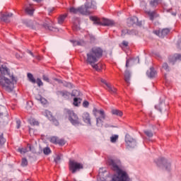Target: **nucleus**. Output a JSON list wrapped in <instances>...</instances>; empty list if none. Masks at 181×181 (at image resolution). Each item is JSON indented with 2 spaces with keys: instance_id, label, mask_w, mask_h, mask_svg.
<instances>
[{
  "instance_id": "1",
  "label": "nucleus",
  "mask_w": 181,
  "mask_h": 181,
  "mask_svg": "<svg viewBox=\"0 0 181 181\" xmlns=\"http://www.w3.org/2000/svg\"><path fill=\"white\" fill-rule=\"evenodd\" d=\"M86 63L90 64L96 71H101L104 69V65L101 63H97L103 56V49L98 47H92L86 54Z\"/></svg>"
},
{
  "instance_id": "2",
  "label": "nucleus",
  "mask_w": 181,
  "mask_h": 181,
  "mask_svg": "<svg viewBox=\"0 0 181 181\" xmlns=\"http://www.w3.org/2000/svg\"><path fill=\"white\" fill-rule=\"evenodd\" d=\"M16 81V78L13 75H9L8 76H0V86L7 93H12L13 91Z\"/></svg>"
},
{
  "instance_id": "3",
  "label": "nucleus",
  "mask_w": 181,
  "mask_h": 181,
  "mask_svg": "<svg viewBox=\"0 0 181 181\" xmlns=\"http://www.w3.org/2000/svg\"><path fill=\"white\" fill-rule=\"evenodd\" d=\"M89 9H97L96 3L94 0H87L85 6L78 7V13L81 15H90Z\"/></svg>"
},
{
  "instance_id": "4",
  "label": "nucleus",
  "mask_w": 181,
  "mask_h": 181,
  "mask_svg": "<svg viewBox=\"0 0 181 181\" xmlns=\"http://www.w3.org/2000/svg\"><path fill=\"white\" fill-rule=\"evenodd\" d=\"M93 115L96 117V125L98 127H103L104 119L107 118V115H105V112H104L103 110L94 109Z\"/></svg>"
},
{
  "instance_id": "5",
  "label": "nucleus",
  "mask_w": 181,
  "mask_h": 181,
  "mask_svg": "<svg viewBox=\"0 0 181 181\" xmlns=\"http://www.w3.org/2000/svg\"><path fill=\"white\" fill-rule=\"evenodd\" d=\"M90 19L93 22L94 25H99L102 26H112V25H114V21L106 18H103L102 22L100 21V18L95 16H90Z\"/></svg>"
},
{
  "instance_id": "6",
  "label": "nucleus",
  "mask_w": 181,
  "mask_h": 181,
  "mask_svg": "<svg viewBox=\"0 0 181 181\" xmlns=\"http://www.w3.org/2000/svg\"><path fill=\"white\" fill-rule=\"evenodd\" d=\"M83 165L81 163H78L74 160H69V170L72 173H76L77 171L83 169Z\"/></svg>"
},
{
  "instance_id": "7",
  "label": "nucleus",
  "mask_w": 181,
  "mask_h": 181,
  "mask_svg": "<svg viewBox=\"0 0 181 181\" xmlns=\"http://www.w3.org/2000/svg\"><path fill=\"white\" fill-rule=\"evenodd\" d=\"M67 114L69 120L70 121L71 124H72V125H80V119H78V116L74 113V111L68 110Z\"/></svg>"
},
{
  "instance_id": "8",
  "label": "nucleus",
  "mask_w": 181,
  "mask_h": 181,
  "mask_svg": "<svg viewBox=\"0 0 181 181\" xmlns=\"http://www.w3.org/2000/svg\"><path fill=\"white\" fill-rule=\"evenodd\" d=\"M125 142L127 149H131V148H135V140L129 136V134H126Z\"/></svg>"
},
{
  "instance_id": "9",
  "label": "nucleus",
  "mask_w": 181,
  "mask_h": 181,
  "mask_svg": "<svg viewBox=\"0 0 181 181\" xmlns=\"http://www.w3.org/2000/svg\"><path fill=\"white\" fill-rule=\"evenodd\" d=\"M43 115H45V117H47V118H48V119H49V121H52L54 124V125H59V121H57V119H54V117H53V115H52V112H50V111L49 110H45L44 112H42Z\"/></svg>"
},
{
  "instance_id": "10",
  "label": "nucleus",
  "mask_w": 181,
  "mask_h": 181,
  "mask_svg": "<svg viewBox=\"0 0 181 181\" xmlns=\"http://www.w3.org/2000/svg\"><path fill=\"white\" fill-rule=\"evenodd\" d=\"M101 83H103L106 86V90L109 91L111 94H115L117 93V88H114V86H111V84L107 83L105 79H100Z\"/></svg>"
},
{
  "instance_id": "11",
  "label": "nucleus",
  "mask_w": 181,
  "mask_h": 181,
  "mask_svg": "<svg viewBox=\"0 0 181 181\" xmlns=\"http://www.w3.org/2000/svg\"><path fill=\"white\" fill-rule=\"evenodd\" d=\"M170 28H166L161 30V31H153V33L158 35L159 37L163 38L170 33Z\"/></svg>"
},
{
  "instance_id": "12",
  "label": "nucleus",
  "mask_w": 181,
  "mask_h": 181,
  "mask_svg": "<svg viewBox=\"0 0 181 181\" xmlns=\"http://www.w3.org/2000/svg\"><path fill=\"white\" fill-rule=\"evenodd\" d=\"M157 165L158 166H163L166 170H169L170 169V163L165 158H161L158 161Z\"/></svg>"
},
{
  "instance_id": "13",
  "label": "nucleus",
  "mask_w": 181,
  "mask_h": 181,
  "mask_svg": "<svg viewBox=\"0 0 181 181\" xmlns=\"http://www.w3.org/2000/svg\"><path fill=\"white\" fill-rule=\"evenodd\" d=\"M0 73L1 76H11L10 74L9 68H8V66H6V64H3L0 66Z\"/></svg>"
},
{
  "instance_id": "14",
  "label": "nucleus",
  "mask_w": 181,
  "mask_h": 181,
  "mask_svg": "<svg viewBox=\"0 0 181 181\" xmlns=\"http://www.w3.org/2000/svg\"><path fill=\"white\" fill-rule=\"evenodd\" d=\"M83 121L88 125H91V117L90 114L87 112H85L82 115Z\"/></svg>"
},
{
  "instance_id": "15",
  "label": "nucleus",
  "mask_w": 181,
  "mask_h": 181,
  "mask_svg": "<svg viewBox=\"0 0 181 181\" xmlns=\"http://www.w3.org/2000/svg\"><path fill=\"white\" fill-rule=\"evenodd\" d=\"M13 16V14L12 13H6L4 14H1L0 18L1 21H3V22H6L8 23L9 22V19Z\"/></svg>"
},
{
  "instance_id": "16",
  "label": "nucleus",
  "mask_w": 181,
  "mask_h": 181,
  "mask_svg": "<svg viewBox=\"0 0 181 181\" xmlns=\"http://www.w3.org/2000/svg\"><path fill=\"white\" fill-rule=\"evenodd\" d=\"M107 170L104 168H101L99 169V175L98 177V181H106L105 178H104L103 176H104V173H105Z\"/></svg>"
},
{
  "instance_id": "17",
  "label": "nucleus",
  "mask_w": 181,
  "mask_h": 181,
  "mask_svg": "<svg viewBox=\"0 0 181 181\" xmlns=\"http://www.w3.org/2000/svg\"><path fill=\"white\" fill-rule=\"evenodd\" d=\"M181 61V54H175L173 57L169 58V62L174 64L176 61Z\"/></svg>"
},
{
  "instance_id": "18",
  "label": "nucleus",
  "mask_w": 181,
  "mask_h": 181,
  "mask_svg": "<svg viewBox=\"0 0 181 181\" xmlns=\"http://www.w3.org/2000/svg\"><path fill=\"white\" fill-rule=\"evenodd\" d=\"M57 95L59 97H63L64 98H69V97L70 96V93L66 90H58L57 92Z\"/></svg>"
},
{
  "instance_id": "19",
  "label": "nucleus",
  "mask_w": 181,
  "mask_h": 181,
  "mask_svg": "<svg viewBox=\"0 0 181 181\" xmlns=\"http://www.w3.org/2000/svg\"><path fill=\"white\" fill-rule=\"evenodd\" d=\"M156 109L158 110L160 112H165L167 110L166 106L165 105V103H160L159 105H156Z\"/></svg>"
},
{
  "instance_id": "20",
  "label": "nucleus",
  "mask_w": 181,
  "mask_h": 181,
  "mask_svg": "<svg viewBox=\"0 0 181 181\" xmlns=\"http://www.w3.org/2000/svg\"><path fill=\"white\" fill-rule=\"evenodd\" d=\"M25 12L28 13V15H33V12H35V8H33V6L30 4L25 6Z\"/></svg>"
},
{
  "instance_id": "21",
  "label": "nucleus",
  "mask_w": 181,
  "mask_h": 181,
  "mask_svg": "<svg viewBox=\"0 0 181 181\" xmlns=\"http://www.w3.org/2000/svg\"><path fill=\"white\" fill-rule=\"evenodd\" d=\"M146 74L148 78H155L156 76V71L153 68H150L149 71H147Z\"/></svg>"
},
{
  "instance_id": "22",
  "label": "nucleus",
  "mask_w": 181,
  "mask_h": 181,
  "mask_svg": "<svg viewBox=\"0 0 181 181\" xmlns=\"http://www.w3.org/2000/svg\"><path fill=\"white\" fill-rule=\"evenodd\" d=\"M129 80H131V71L126 70L124 71V81L129 84Z\"/></svg>"
},
{
  "instance_id": "23",
  "label": "nucleus",
  "mask_w": 181,
  "mask_h": 181,
  "mask_svg": "<svg viewBox=\"0 0 181 181\" xmlns=\"http://www.w3.org/2000/svg\"><path fill=\"white\" fill-rule=\"evenodd\" d=\"M129 44V43L127 41L124 40L121 44H119V47H121L122 50H128V49L129 48V47L128 46Z\"/></svg>"
},
{
  "instance_id": "24",
  "label": "nucleus",
  "mask_w": 181,
  "mask_h": 181,
  "mask_svg": "<svg viewBox=\"0 0 181 181\" xmlns=\"http://www.w3.org/2000/svg\"><path fill=\"white\" fill-rule=\"evenodd\" d=\"M28 122L30 124L33 125V127H39V121L36 120L35 118H30L28 119Z\"/></svg>"
},
{
  "instance_id": "25",
  "label": "nucleus",
  "mask_w": 181,
  "mask_h": 181,
  "mask_svg": "<svg viewBox=\"0 0 181 181\" xmlns=\"http://www.w3.org/2000/svg\"><path fill=\"white\" fill-rule=\"evenodd\" d=\"M111 113L112 115H117V117H122L123 115L122 111L117 109H112Z\"/></svg>"
},
{
  "instance_id": "26",
  "label": "nucleus",
  "mask_w": 181,
  "mask_h": 181,
  "mask_svg": "<svg viewBox=\"0 0 181 181\" xmlns=\"http://www.w3.org/2000/svg\"><path fill=\"white\" fill-rule=\"evenodd\" d=\"M28 147L29 148V150H28L26 148H18V152H20V153H26V152L32 151V146H30V144H28Z\"/></svg>"
},
{
  "instance_id": "27",
  "label": "nucleus",
  "mask_w": 181,
  "mask_h": 181,
  "mask_svg": "<svg viewBox=\"0 0 181 181\" xmlns=\"http://www.w3.org/2000/svg\"><path fill=\"white\" fill-rule=\"evenodd\" d=\"M66 18H67V14L61 15V16L58 18V23H59V25H62V23L64 22V20L66 19Z\"/></svg>"
},
{
  "instance_id": "28",
  "label": "nucleus",
  "mask_w": 181,
  "mask_h": 181,
  "mask_svg": "<svg viewBox=\"0 0 181 181\" xmlns=\"http://www.w3.org/2000/svg\"><path fill=\"white\" fill-rule=\"evenodd\" d=\"M72 97H75V98H78L81 95V92L78 90H74L71 93Z\"/></svg>"
},
{
  "instance_id": "29",
  "label": "nucleus",
  "mask_w": 181,
  "mask_h": 181,
  "mask_svg": "<svg viewBox=\"0 0 181 181\" xmlns=\"http://www.w3.org/2000/svg\"><path fill=\"white\" fill-rule=\"evenodd\" d=\"M27 77L29 81H30V83H33V84H35L36 83V79H35V77H33V75L32 74L28 73Z\"/></svg>"
},
{
  "instance_id": "30",
  "label": "nucleus",
  "mask_w": 181,
  "mask_h": 181,
  "mask_svg": "<svg viewBox=\"0 0 181 181\" xmlns=\"http://www.w3.org/2000/svg\"><path fill=\"white\" fill-rule=\"evenodd\" d=\"M5 142H6V140L5 139V138H4V134L0 133V148H2V146H4Z\"/></svg>"
},
{
  "instance_id": "31",
  "label": "nucleus",
  "mask_w": 181,
  "mask_h": 181,
  "mask_svg": "<svg viewBox=\"0 0 181 181\" xmlns=\"http://www.w3.org/2000/svg\"><path fill=\"white\" fill-rule=\"evenodd\" d=\"M81 98H74V105H75V107H78V104H81Z\"/></svg>"
},
{
  "instance_id": "32",
  "label": "nucleus",
  "mask_w": 181,
  "mask_h": 181,
  "mask_svg": "<svg viewBox=\"0 0 181 181\" xmlns=\"http://www.w3.org/2000/svg\"><path fill=\"white\" fill-rule=\"evenodd\" d=\"M160 2H162V0H153L150 2V5L152 7H155L158 6Z\"/></svg>"
},
{
  "instance_id": "33",
  "label": "nucleus",
  "mask_w": 181,
  "mask_h": 181,
  "mask_svg": "<svg viewBox=\"0 0 181 181\" xmlns=\"http://www.w3.org/2000/svg\"><path fill=\"white\" fill-rule=\"evenodd\" d=\"M117 141H118V135L114 134L110 137V142H112V144H115Z\"/></svg>"
},
{
  "instance_id": "34",
  "label": "nucleus",
  "mask_w": 181,
  "mask_h": 181,
  "mask_svg": "<svg viewBox=\"0 0 181 181\" xmlns=\"http://www.w3.org/2000/svg\"><path fill=\"white\" fill-rule=\"evenodd\" d=\"M162 69L165 70L166 72H169L170 71V67L168 66L167 62H164L162 65Z\"/></svg>"
},
{
  "instance_id": "35",
  "label": "nucleus",
  "mask_w": 181,
  "mask_h": 181,
  "mask_svg": "<svg viewBox=\"0 0 181 181\" xmlns=\"http://www.w3.org/2000/svg\"><path fill=\"white\" fill-rule=\"evenodd\" d=\"M37 100H38V101H40L41 104H43L44 105L47 103V100L42 96H39V98H37Z\"/></svg>"
},
{
  "instance_id": "36",
  "label": "nucleus",
  "mask_w": 181,
  "mask_h": 181,
  "mask_svg": "<svg viewBox=\"0 0 181 181\" xmlns=\"http://www.w3.org/2000/svg\"><path fill=\"white\" fill-rule=\"evenodd\" d=\"M144 134L148 137L152 138L153 136V132L151 130H146L144 131Z\"/></svg>"
},
{
  "instance_id": "37",
  "label": "nucleus",
  "mask_w": 181,
  "mask_h": 181,
  "mask_svg": "<svg viewBox=\"0 0 181 181\" xmlns=\"http://www.w3.org/2000/svg\"><path fill=\"white\" fill-rule=\"evenodd\" d=\"M127 23L129 26H133L134 24L135 23V19L130 18L127 19Z\"/></svg>"
},
{
  "instance_id": "38",
  "label": "nucleus",
  "mask_w": 181,
  "mask_h": 181,
  "mask_svg": "<svg viewBox=\"0 0 181 181\" xmlns=\"http://www.w3.org/2000/svg\"><path fill=\"white\" fill-rule=\"evenodd\" d=\"M69 12H70L71 13H74V14L78 13V8H74V7H71V8H69Z\"/></svg>"
},
{
  "instance_id": "39",
  "label": "nucleus",
  "mask_w": 181,
  "mask_h": 181,
  "mask_svg": "<svg viewBox=\"0 0 181 181\" xmlns=\"http://www.w3.org/2000/svg\"><path fill=\"white\" fill-rule=\"evenodd\" d=\"M6 111V108L3 105H0V118L1 115H4V112Z\"/></svg>"
},
{
  "instance_id": "40",
  "label": "nucleus",
  "mask_w": 181,
  "mask_h": 181,
  "mask_svg": "<svg viewBox=\"0 0 181 181\" xmlns=\"http://www.w3.org/2000/svg\"><path fill=\"white\" fill-rule=\"evenodd\" d=\"M59 138L56 137V136H52L50 139V142H52V144H57V141H58Z\"/></svg>"
},
{
  "instance_id": "41",
  "label": "nucleus",
  "mask_w": 181,
  "mask_h": 181,
  "mask_svg": "<svg viewBox=\"0 0 181 181\" xmlns=\"http://www.w3.org/2000/svg\"><path fill=\"white\" fill-rule=\"evenodd\" d=\"M127 34L131 35V32H129V30H122V35H121V36L124 37V36H125Z\"/></svg>"
},
{
  "instance_id": "42",
  "label": "nucleus",
  "mask_w": 181,
  "mask_h": 181,
  "mask_svg": "<svg viewBox=\"0 0 181 181\" xmlns=\"http://www.w3.org/2000/svg\"><path fill=\"white\" fill-rule=\"evenodd\" d=\"M43 152H44L45 155H49V153H50V152H52V151L50 150V148L47 147L43 149Z\"/></svg>"
},
{
  "instance_id": "43",
  "label": "nucleus",
  "mask_w": 181,
  "mask_h": 181,
  "mask_svg": "<svg viewBox=\"0 0 181 181\" xmlns=\"http://www.w3.org/2000/svg\"><path fill=\"white\" fill-rule=\"evenodd\" d=\"M65 144H66V141H64V139H58L57 144L63 146Z\"/></svg>"
},
{
  "instance_id": "44",
  "label": "nucleus",
  "mask_w": 181,
  "mask_h": 181,
  "mask_svg": "<svg viewBox=\"0 0 181 181\" xmlns=\"http://www.w3.org/2000/svg\"><path fill=\"white\" fill-rule=\"evenodd\" d=\"M61 160H62V155H58L54 158V162H55V163H59Z\"/></svg>"
},
{
  "instance_id": "45",
  "label": "nucleus",
  "mask_w": 181,
  "mask_h": 181,
  "mask_svg": "<svg viewBox=\"0 0 181 181\" xmlns=\"http://www.w3.org/2000/svg\"><path fill=\"white\" fill-rule=\"evenodd\" d=\"M35 83H37V86L39 87L43 86V82H42V79L41 78H37V81H35Z\"/></svg>"
},
{
  "instance_id": "46",
  "label": "nucleus",
  "mask_w": 181,
  "mask_h": 181,
  "mask_svg": "<svg viewBox=\"0 0 181 181\" xmlns=\"http://www.w3.org/2000/svg\"><path fill=\"white\" fill-rule=\"evenodd\" d=\"M21 166H28V160L26 158L22 159Z\"/></svg>"
},
{
  "instance_id": "47",
  "label": "nucleus",
  "mask_w": 181,
  "mask_h": 181,
  "mask_svg": "<svg viewBox=\"0 0 181 181\" xmlns=\"http://www.w3.org/2000/svg\"><path fill=\"white\" fill-rule=\"evenodd\" d=\"M42 80H44V81H46L47 83L50 82V80L49 79V76L46 75L42 76Z\"/></svg>"
},
{
  "instance_id": "48",
  "label": "nucleus",
  "mask_w": 181,
  "mask_h": 181,
  "mask_svg": "<svg viewBox=\"0 0 181 181\" xmlns=\"http://www.w3.org/2000/svg\"><path fill=\"white\" fill-rule=\"evenodd\" d=\"M16 128L17 129H19L21 128V120L19 119L16 120Z\"/></svg>"
},
{
  "instance_id": "49",
  "label": "nucleus",
  "mask_w": 181,
  "mask_h": 181,
  "mask_svg": "<svg viewBox=\"0 0 181 181\" xmlns=\"http://www.w3.org/2000/svg\"><path fill=\"white\" fill-rule=\"evenodd\" d=\"M83 105L85 108H87L89 105V103H88V101L87 100H85L83 103Z\"/></svg>"
},
{
  "instance_id": "50",
  "label": "nucleus",
  "mask_w": 181,
  "mask_h": 181,
  "mask_svg": "<svg viewBox=\"0 0 181 181\" xmlns=\"http://www.w3.org/2000/svg\"><path fill=\"white\" fill-rule=\"evenodd\" d=\"M148 15L150 16V20L153 21L154 13L153 12H148Z\"/></svg>"
},
{
  "instance_id": "51",
  "label": "nucleus",
  "mask_w": 181,
  "mask_h": 181,
  "mask_svg": "<svg viewBox=\"0 0 181 181\" xmlns=\"http://www.w3.org/2000/svg\"><path fill=\"white\" fill-rule=\"evenodd\" d=\"M132 59H127L126 61V67H129V63H132Z\"/></svg>"
},
{
  "instance_id": "52",
  "label": "nucleus",
  "mask_w": 181,
  "mask_h": 181,
  "mask_svg": "<svg viewBox=\"0 0 181 181\" xmlns=\"http://www.w3.org/2000/svg\"><path fill=\"white\" fill-rule=\"evenodd\" d=\"M136 25H137V26H141V25H142V22L137 21Z\"/></svg>"
},
{
  "instance_id": "53",
  "label": "nucleus",
  "mask_w": 181,
  "mask_h": 181,
  "mask_svg": "<svg viewBox=\"0 0 181 181\" xmlns=\"http://www.w3.org/2000/svg\"><path fill=\"white\" fill-rule=\"evenodd\" d=\"M28 53H29L31 56H33V57H34V55H33V52H31V51H28Z\"/></svg>"
},
{
  "instance_id": "54",
  "label": "nucleus",
  "mask_w": 181,
  "mask_h": 181,
  "mask_svg": "<svg viewBox=\"0 0 181 181\" xmlns=\"http://www.w3.org/2000/svg\"><path fill=\"white\" fill-rule=\"evenodd\" d=\"M35 2H37V3H39V2H42V0H33Z\"/></svg>"
},
{
  "instance_id": "55",
  "label": "nucleus",
  "mask_w": 181,
  "mask_h": 181,
  "mask_svg": "<svg viewBox=\"0 0 181 181\" xmlns=\"http://www.w3.org/2000/svg\"><path fill=\"white\" fill-rule=\"evenodd\" d=\"M48 29H49V30H53L54 28H53V27H49Z\"/></svg>"
},
{
  "instance_id": "56",
  "label": "nucleus",
  "mask_w": 181,
  "mask_h": 181,
  "mask_svg": "<svg viewBox=\"0 0 181 181\" xmlns=\"http://www.w3.org/2000/svg\"><path fill=\"white\" fill-rule=\"evenodd\" d=\"M138 59V63L140 64L141 62H139V58L137 57Z\"/></svg>"
},
{
  "instance_id": "57",
  "label": "nucleus",
  "mask_w": 181,
  "mask_h": 181,
  "mask_svg": "<svg viewBox=\"0 0 181 181\" xmlns=\"http://www.w3.org/2000/svg\"><path fill=\"white\" fill-rule=\"evenodd\" d=\"M77 45H80V42H77Z\"/></svg>"
},
{
  "instance_id": "58",
  "label": "nucleus",
  "mask_w": 181,
  "mask_h": 181,
  "mask_svg": "<svg viewBox=\"0 0 181 181\" xmlns=\"http://www.w3.org/2000/svg\"><path fill=\"white\" fill-rule=\"evenodd\" d=\"M55 81H57V78H55Z\"/></svg>"
}]
</instances>
